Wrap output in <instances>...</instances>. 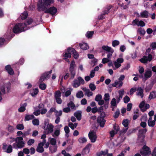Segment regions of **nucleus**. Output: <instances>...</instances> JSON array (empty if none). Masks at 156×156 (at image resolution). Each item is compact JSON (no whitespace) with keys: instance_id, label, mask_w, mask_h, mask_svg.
Masks as SVG:
<instances>
[{"instance_id":"obj_1","label":"nucleus","mask_w":156,"mask_h":156,"mask_svg":"<svg viewBox=\"0 0 156 156\" xmlns=\"http://www.w3.org/2000/svg\"><path fill=\"white\" fill-rule=\"evenodd\" d=\"M27 24L25 23H19L15 25L13 29L12 27H9L8 31H10V33L12 32L15 34L20 33L28 29L27 27Z\"/></svg>"},{"instance_id":"obj_2","label":"nucleus","mask_w":156,"mask_h":156,"mask_svg":"<svg viewBox=\"0 0 156 156\" xmlns=\"http://www.w3.org/2000/svg\"><path fill=\"white\" fill-rule=\"evenodd\" d=\"M54 0H39L37 4V9L40 11H44L47 7L54 2Z\"/></svg>"},{"instance_id":"obj_3","label":"nucleus","mask_w":156,"mask_h":156,"mask_svg":"<svg viewBox=\"0 0 156 156\" xmlns=\"http://www.w3.org/2000/svg\"><path fill=\"white\" fill-rule=\"evenodd\" d=\"M25 144L23 137H18L16 138V142L12 144V146L14 148L21 149L24 147Z\"/></svg>"},{"instance_id":"obj_4","label":"nucleus","mask_w":156,"mask_h":156,"mask_svg":"<svg viewBox=\"0 0 156 156\" xmlns=\"http://www.w3.org/2000/svg\"><path fill=\"white\" fill-rule=\"evenodd\" d=\"M151 51V49L148 48L147 49L146 51V54L147 55L148 54L147 56H144L143 57L140 59V61L142 63H147L148 61L151 62L153 59V56L152 55L149 54Z\"/></svg>"},{"instance_id":"obj_5","label":"nucleus","mask_w":156,"mask_h":156,"mask_svg":"<svg viewBox=\"0 0 156 156\" xmlns=\"http://www.w3.org/2000/svg\"><path fill=\"white\" fill-rule=\"evenodd\" d=\"M54 126L51 123H49L48 122L45 121L43 127L44 133L46 134L51 133L53 132Z\"/></svg>"},{"instance_id":"obj_6","label":"nucleus","mask_w":156,"mask_h":156,"mask_svg":"<svg viewBox=\"0 0 156 156\" xmlns=\"http://www.w3.org/2000/svg\"><path fill=\"white\" fill-rule=\"evenodd\" d=\"M122 56V54H120L119 55L120 57L118 58L116 61L114 62V64L115 67L113 68V69L116 70L121 66V64L124 61V59Z\"/></svg>"},{"instance_id":"obj_7","label":"nucleus","mask_w":156,"mask_h":156,"mask_svg":"<svg viewBox=\"0 0 156 156\" xmlns=\"http://www.w3.org/2000/svg\"><path fill=\"white\" fill-rule=\"evenodd\" d=\"M84 83V80L81 77H79L77 79H75L72 84L73 87L75 88L79 87L81 84H83Z\"/></svg>"},{"instance_id":"obj_8","label":"nucleus","mask_w":156,"mask_h":156,"mask_svg":"<svg viewBox=\"0 0 156 156\" xmlns=\"http://www.w3.org/2000/svg\"><path fill=\"white\" fill-rule=\"evenodd\" d=\"M139 107L141 111L144 112L150 108V106L149 104L145 103V101L143 100L140 103Z\"/></svg>"},{"instance_id":"obj_9","label":"nucleus","mask_w":156,"mask_h":156,"mask_svg":"<svg viewBox=\"0 0 156 156\" xmlns=\"http://www.w3.org/2000/svg\"><path fill=\"white\" fill-rule=\"evenodd\" d=\"M88 136L90 141L92 143L95 142L97 138L96 132L94 130H91L88 133Z\"/></svg>"},{"instance_id":"obj_10","label":"nucleus","mask_w":156,"mask_h":156,"mask_svg":"<svg viewBox=\"0 0 156 156\" xmlns=\"http://www.w3.org/2000/svg\"><path fill=\"white\" fill-rule=\"evenodd\" d=\"M140 153L144 156H148L151 153V151L150 148L146 146H144L143 147L142 150H141Z\"/></svg>"},{"instance_id":"obj_11","label":"nucleus","mask_w":156,"mask_h":156,"mask_svg":"<svg viewBox=\"0 0 156 156\" xmlns=\"http://www.w3.org/2000/svg\"><path fill=\"white\" fill-rule=\"evenodd\" d=\"M11 88V86L9 83L5 84L2 86L0 89L2 92L5 94V92L9 93V92Z\"/></svg>"},{"instance_id":"obj_12","label":"nucleus","mask_w":156,"mask_h":156,"mask_svg":"<svg viewBox=\"0 0 156 156\" xmlns=\"http://www.w3.org/2000/svg\"><path fill=\"white\" fill-rule=\"evenodd\" d=\"M75 62L74 61H72L69 68V71L71 73V78L73 79L75 76L76 74L75 70L74 69L75 67Z\"/></svg>"},{"instance_id":"obj_13","label":"nucleus","mask_w":156,"mask_h":156,"mask_svg":"<svg viewBox=\"0 0 156 156\" xmlns=\"http://www.w3.org/2000/svg\"><path fill=\"white\" fill-rule=\"evenodd\" d=\"M52 70H51L50 71L45 72L40 77L39 81L40 82H42L44 80L47 79L50 77V74L52 73Z\"/></svg>"},{"instance_id":"obj_14","label":"nucleus","mask_w":156,"mask_h":156,"mask_svg":"<svg viewBox=\"0 0 156 156\" xmlns=\"http://www.w3.org/2000/svg\"><path fill=\"white\" fill-rule=\"evenodd\" d=\"M46 142V140H43V141L38 144V146L36 149V151L39 153H42L44 151L43 146Z\"/></svg>"},{"instance_id":"obj_15","label":"nucleus","mask_w":156,"mask_h":156,"mask_svg":"<svg viewBox=\"0 0 156 156\" xmlns=\"http://www.w3.org/2000/svg\"><path fill=\"white\" fill-rule=\"evenodd\" d=\"M67 51L73 54L75 58L77 59L78 58L79 54L74 48H68L67 49Z\"/></svg>"},{"instance_id":"obj_16","label":"nucleus","mask_w":156,"mask_h":156,"mask_svg":"<svg viewBox=\"0 0 156 156\" xmlns=\"http://www.w3.org/2000/svg\"><path fill=\"white\" fill-rule=\"evenodd\" d=\"M133 24L136 25L138 26L144 27L145 26V23L142 20H139L138 19H135L133 22Z\"/></svg>"},{"instance_id":"obj_17","label":"nucleus","mask_w":156,"mask_h":156,"mask_svg":"<svg viewBox=\"0 0 156 156\" xmlns=\"http://www.w3.org/2000/svg\"><path fill=\"white\" fill-rule=\"evenodd\" d=\"M123 84V83L122 81L116 80L114 83L112 84V85L113 87L120 88L122 86Z\"/></svg>"},{"instance_id":"obj_18","label":"nucleus","mask_w":156,"mask_h":156,"mask_svg":"<svg viewBox=\"0 0 156 156\" xmlns=\"http://www.w3.org/2000/svg\"><path fill=\"white\" fill-rule=\"evenodd\" d=\"M57 12V9L54 7H52L45 11L44 12L45 13H49L51 15H53L55 14Z\"/></svg>"},{"instance_id":"obj_19","label":"nucleus","mask_w":156,"mask_h":156,"mask_svg":"<svg viewBox=\"0 0 156 156\" xmlns=\"http://www.w3.org/2000/svg\"><path fill=\"white\" fill-rule=\"evenodd\" d=\"M102 49L108 52L113 53L114 50L111 47L107 45H103L102 47Z\"/></svg>"},{"instance_id":"obj_20","label":"nucleus","mask_w":156,"mask_h":156,"mask_svg":"<svg viewBox=\"0 0 156 156\" xmlns=\"http://www.w3.org/2000/svg\"><path fill=\"white\" fill-rule=\"evenodd\" d=\"M137 91L136 94L137 95L140 96L141 98L144 97V90L143 88L141 87H138L136 90Z\"/></svg>"},{"instance_id":"obj_21","label":"nucleus","mask_w":156,"mask_h":156,"mask_svg":"<svg viewBox=\"0 0 156 156\" xmlns=\"http://www.w3.org/2000/svg\"><path fill=\"white\" fill-rule=\"evenodd\" d=\"M97 122L98 123H99L100 126L103 127L104 126V125L105 122V120L104 119L103 117H99L97 119Z\"/></svg>"},{"instance_id":"obj_22","label":"nucleus","mask_w":156,"mask_h":156,"mask_svg":"<svg viewBox=\"0 0 156 156\" xmlns=\"http://www.w3.org/2000/svg\"><path fill=\"white\" fill-rule=\"evenodd\" d=\"M91 147V144H87L85 147L83 149L82 151V154L84 155L89 153L90 151V148Z\"/></svg>"},{"instance_id":"obj_23","label":"nucleus","mask_w":156,"mask_h":156,"mask_svg":"<svg viewBox=\"0 0 156 156\" xmlns=\"http://www.w3.org/2000/svg\"><path fill=\"white\" fill-rule=\"evenodd\" d=\"M27 105V103H24L23 104L20 105V107L18 109V111L20 112H22L26 110V107Z\"/></svg>"},{"instance_id":"obj_24","label":"nucleus","mask_w":156,"mask_h":156,"mask_svg":"<svg viewBox=\"0 0 156 156\" xmlns=\"http://www.w3.org/2000/svg\"><path fill=\"white\" fill-rule=\"evenodd\" d=\"M119 96L117 100V103H118L120 100L122 99L123 96L124 94L125 91L124 90L122 89L120 90L118 92Z\"/></svg>"},{"instance_id":"obj_25","label":"nucleus","mask_w":156,"mask_h":156,"mask_svg":"<svg viewBox=\"0 0 156 156\" xmlns=\"http://www.w3.org/2000/svg\"><path fill=\"white\" fill-rule=\"evenodd\" d=\"M111 7L112 6L110 5L107 7L104 10L103 14L98 16L99 19H102L103 18V15L108 13L109 12V10L111 8Z\"/></svg>"},{"instance_id":"obj_26","label":"nucleus","mask_w":156,"mask_h":156,"mask_svg":"<svg viewBox=\"0 0 156 156\" xmlns=\"http://www.w3.org/2000/svg\"><path fill=\"white\" fill-rule=\"evenodd\" d=\"M152 74L151 71L150 70H147L144 73V78L143 80L144 79L145 80H147V79L150 77Z\"/></svg>"},{"instance_id":"obj_27","label":"nucleus","mask_w":156,"mask_h":156,"mask_svg":"<svg viewBox=\"0 0 156 156\" xmlns=\"http://www.w3.org/2000/svg\"><path fill=\"white\" fill-rule=\"evenodd\" d=\"M5 69L8 72V73L10 75H13L14 73L13 69L11 68L9 65L5 67Z\"/></svg>"},{"instance_id":"obj_28","label":"nucleus","mask_w":156,"mask_h":156,"mask_svg":"<svg viewBox=\"0 0 156 156\" xmlns=\"http://www.w3.org/2000/svg\"><path fill=\"white\" fill-rule=\"evenodd\" d=\"M155 123V121L152 120V118L150 117L148 121V124L149 126L153 127L154 126Z\"/></svg>"},{"instance_id":"obj_29","label":"nucleus","mask_w":156,"mask_h":156,"mask_svg":"<svg viewBox=\"0 0 156 156\" xmlns=\"http://www.w3.org/2000/svg\"><path fill=\"white\" fill-rule=\"evenodd\" d=\"M149 16V13L146 10H144L140 12V17L142 18H147Z\"/></svg>"},{"instance_id":"obj_30","label":"nucleus","mask_w":156,"mask_h":156,"mask_svg":"<svg viewBox=\"0 0 156 156\" xmlns=\"http://www.w3.org/2000/svg\"><path fill=\"white\" fill-rule=\"evenodd\" d=\"M83 90L85 92L86 94L88 97H89L92 95L93 93L90 91V90L84 87L83 89Z\"/></svg>"},{"instance_id":"obj_31","label":"nucleus","mask_w":156,"mask_h":156,"mask_svg":"<svg viewBox=\"0 0 156 156\" xmlns=\"http://www.w3.org/2000/svg\"><path fill=\"white\" fill-rule=\"evenodd\" d=\"M74 116L76 117L77 119L80 120L81 119V112L80 111H77L74 113Z\"/></svg>"},{"instance_id":"obj_32","label":"nucleus","mask_w":156,"mask_h":156,"mask_svg":"<svg viewBox=\"0 0 156 156\" xmlns=\"http://www.w3.org/2000/svg\"><path fill=\"white\" fill-rule=\"evenodd\" d=\"M80 46L81 49L85 50L89 48V46L87 44L85 43H83L80 44Z\"/></svg>"},{"instance_id":"obj_33","label":"nucleus","mask_w":156,"mask_h":156,"mask_svg":"<svg viewBox=\"0 0 156 156\" xmlns=\"http://www.w3.org/2000/svg\"><path fill=\"white\" fill-rule=\"evenodd\" d=\"M156 97V92L152 91L151 92L148 98L149 100H150L151 99L155 98Z\"/></svg>"},{"instance_id":"obj_34","label":"nucleus","mask_w":156,"mask_h":156,"mask_svg":"<svg viewBox=\"0 0 156 156\" xmlns=\"http://www.w3.org/2000/svg\"><path fill=\"white\" fill-rule=\"evenodd\" d=\"M87 139L85 137H81L78 139V141L80 144H83L87 141Z\"/></svg>"},{"instance_id":"obj_35","label":"nucleus","mask_w":156,"mask_h":156,"mask_svg":"<svg viewBox=\"0 0 156 156\" xmlns=\"http://www.w3.org/2000/svg\"><path fill=\"white\" fill-rule=\"evenodd\" d=\"M68 125L72 130H73L77 126V123H75L73 124L72 122H69L68 124Z\"/></svg>"},{"instance_id":"obj_36","label":"nucleus","mask_w":156,"mask_h":156,"mask_svg":"<svg viewBox=\"0 0 156 156\" xmlns=\"http://www.w3.org/2000/svg\"><path fill=\"white\" fill-rule=\"evenodd\" d=\"M60 130L56 128L54 133L52 134V136L54 137H55V136H58L60 135Z\"/></svg>"},{"instance_id":"obj_37","label":"nucleus","mask_w":156,"mask_h":156,"mask_svg":"<svg viewBox=\"0 0 156 156\" xmlns=\"http://www.w3.org/2000/svg\"><path fill=\"white\" fill-rule=\"evenodd\" d=\"M38 88H35L33 89L30 92L31 95L33 97L35 96L38 93Z\"/></svg>"},{"instance_id":"obj_38","label":"nucleus","mask_w":156,"mask_h":156,"mask_svg":"<svg viewBox=\"0 0 156 156\" xmlns=\"http://www.w3.org/2000/svg\"><path fill=\"white\" fill-rule=\"evenodd\" d=\"M49 141L51 144L52 145H55L56 144V139L53 138H49Z\"/></svg>"},{"instance_id":"obj_39","label":"nucleus","mask_w":156,"mask_h":156,"mask_svg":"<svg viewBox=\"0 0 156 156\" xmlns=\"http://www.w3.org/2000/svg\"><path fill=\"white\" fill-rule=\"evenodd\" d=\"M49 148L51 152L53 153L56 151L57 147L55 145H53V146H50Z\"/></svg>"},{"instance_id":"obj_40","label":"nucleus","mask_w":156,"mask_h":156,"mask_svg":"<svg viewBox=\"0 0 156 156\" xmlns=\"http://www.w3.org/2000/svg\"><path fill=\"white\" fill-rule=\"evenodd\" d=\"M7 129L8 131L10 133H13L15 130V128L14 127L10 125H8V127Z\"/></svg>"},{"instance_id":"obj_41","label":"nucleus","mask_w":156,"mask_h":156,"mask_svg":"<svg viewBox=\"0 0 156 156\" xmlns=\"http://www.w3.org/2000/svg\"><path fill=\"white\" fill-rule=\"evenodd\" d=\"M34 118V116L33 115H26L25 118V120L29 121L33 119Z\"/></svg>"},{"instance_id":"obj_42","label":"nucleus","mask_w":156,"mask_h":156,"mask_svg":"<svg viewBox=\"0 0 156 156\" xmlns=\"http://www.w3.org/2000/svg\"><path fill=\"white\" fill-rule=\"evenodd\" d=\"M61 92L59 90H57L54 93L55 98L61 97Z\"/></svg>"},{"instance_id":"obj_43","label":"nucleus","mask_w":156,"mask_h":156,"mask_svg":"<svg viewBox=\"0 0 156 156\" xmlns=\"http://www.w3.org/2000/svg\"><path fill=\"white\" fill-rule=\"evenodd\" d=\"M64 129L66 133V136L68 137L69 136V133L70 131L69 127L67 126H66L64 127Z\"/></svg>"},{"instance_id":"obj_44","label":"nucleus","mask_w":156,"mask_h":156,"mask_svg":"<svg viewBox=\"0 0 156 156\" xmlns=\"http://www.w3.org/2000/svg\"><path fill=\"white\" fill-rule=\"evenodd\" d=\"M76 96L78 98H81L83 96V94L82 91L78 92L76 94Z\"/></svg>"},{"instance_id":"obj_45","label":"nucleus","mask_w":156,"mask_h":156,"mask_svg":"<svg viewBox=\"0 0 156 156\" xmlns=\"http://www.w3.org/2000/svg\"><path fill=\"white\" fill-rule=\"evenodd\" d=\"M104 99L106 102H108L110 99L109 95L108 93L105 94L104 95Z\"/></svg>"},{"instance_id":"obj_46","label":"nucleus","mask_w":156,"mask_h":156,"mask_svg":"<svg viewBox=\"0 0 156 156\" xmlns=\"http://www.w3.org/2000/svg\"><path fill=\"white\" fill-rule=\"evenodd\" d=\"M94 33L93 31H88L86 34V37L88 38L91 37Z\"/></svg>"},{"instance_id":"obj_47","label":"nucleus","mask_w":156,"mask_h":156,"mask_svg":"<svg viewBox=\"0 0 156 156\" xmlns=\"http://www.w3.org/2000/svg\"><path fill=\"white\" fill-rule=\"evenodd\" d=\"M117 103H118L117 102H116V100L115 98H113L111 102V105L114 107H116L117 106Z\"/></svg>"},{"instance_id":"obj_48","label":"nucleus","mask_w":156,"mask_h":156,"mask_svg":"<svg viewBox=\"0 0 156 156\" xmlns=\"http://www.w3.org/2000/svg\"><path fill=\"white\" fill-rule=\"evenodd\" d=\"M28 14L27 12H24L20 15L21 19L23 20L25 19L27 17Z\"/></svg>"},{"instance_id":"obj_49","label":"nucleus","mask_w":156,"mask_h":156,"mask_svg":"<svg viewBox=\"0 0 156 156\" xmlns=\"http://www.w3.org/2000/svg\"><path fill=\"white\" fill-rule=\"evenodd\" d=\"M12 147L11 145H9L8 146V147L7 148L6 151H5V152L8 153H10L12 152Z\"/></svg>"},{"instance_id":"obj_50","label":"nucleus","mask_w":156,"mask_h":156,"mask_svg":"<svg viewBox=\"0 0 156 156\" xmlns=\"http://www.w3.org/2000/svg\"><path fill=\"white\" fill-rule=\"evenodd\" d=\"M16 128L18 129L22 130L24 129V127L23 124H19L16 125Z\"/></svg>"},{"instance_id":"obj_51","label":"nucleus","mask_w":156,"mask_h":156,"mask_svg":"<svg viewBox=\"0 0 156 156\" xmlns=\"http://www.w3.org/2000/svg\"><path fill=\"white\" fill-rule=\"evenodd\" d=\"M153 85L150 84H148L146 87L145 90L146 92L149 91L152 88Z\"/></svg>"},{"instance_id":"obj_52","label":"nucleus","mask_w":156,"mask_h":156,"mask_svg":"<svg viewBox=\"0 0 156 156\" xmlns=\"http://www.w3.org/2000/svg\"><path fill=\"white\" fill-rule=\"evenodd\" d=\"M32 123L34 125L38 126L39 124V121L37 119H34L33 120Z\"/></svg>"},{"instance_id":"obj_53","label":"nucleus","mask_w":156,"mask_h":156,"mask_svg":"<svg viewBox=\"0 0 156 156\" xmlns=\"http://www.w3.org/2000/svg\"><path fill=\"white\" fill-rule=\"evenodd\" d=\"M128 122L129 121L128 119H125L123 121L122 124L125 127H128Z\"/></svg>"},{"instance_id":"obj_54","label":"nucleus","mask_w":156,"mask_h":156,"mask_svg":"<svg viewBox=\"0 0 156 156\" xmlns=\"http://www.w3.org/2000/svg\"><path fill=\"white\" fill-rule=\"evenodd\" d=\"M119 41L116 40H114L112 42V45L113 47H115L119 45Z\"/></svg>"},{"instance_id":"obj_55","label":"nucleus","mask_w":156,"mask_h":156,"mask_svg":"<svg viewBox=\"0 0 156 156\" xmlns=\"http://www.w3.org/2000/svg\"><path fill=\"white\" fill-rule=\"evenodd\" d=\"M56 110L55 108H51L50 109V110L48 111L47 113V116H50L51 115V113L53 112H55V111H56Z\"/></svg>"},{"instance_id":"obj_56","label":"nucleus","mask_w":156,"mask_h":156,"mask_svg":"<svg viewBox=\"0 0 156 156\" xmlns=\"http://www.w3.org/2000/svg\"><path fill=\"white\" fill-rule=\"evenodd\" d=\"M138 31L140 34L143 35H144L146 33L145 31L141 28L138 29Z\"/></svg>"},{"instance_id":"obj_57","label":"nucleus","mask_w":156,"mask_h":156,"mask_svg":"<svg viewBox=\"0 0 156 156\" xmlns=\"http://www.w3.org/2000/svg\"><path fill=\"white\" fill-rule=\"evenodd\" d=\"M39 88L42 90H44L46 88V85L44 83H41L39 85Z\"/></svg>"},{"instance_id":"obj_58","label":"nucleus","mask_w":156,"mask_h":156,"mask_svg":"<svg viewBox=\"0 0 156 156\" xmlns=\"http://www.w3.org/2000/svg\"><path fill=\"white\" fill-rule=\"evenodd\" d=\"M68 105L72 109H75V105L74 104L72 101L70 102V103L68 104Z\"/></svg>"},{"instance_id":"obj_59","label":"nucleus","mask_w":156,"mask_h":156,"mask_svg":"<svg viewBox=\"0 0 156 156\" xmlns=\"http://www.w3.org/2000/svg\"><path fill=\"white\" fill-rule=\"evenodd\" d=\"M55 115L57 117H58L61 116L62 115V111L60 110L59 111H58L57 110H56L55 112Z\"/></svg>"},{"instance_id":"obj_60","label":"nucleus","mask_w":156,"mask_h":156,"mask_svg":"<svg viewBox=\"0 0 156 156\" xmlns=\"http://www.w3.org/2000/svg\"><path fill=\"white\" fill-rule=\"evenodd\" d=\"M89 87L92 91H94L96 89V86L93 83H90L89 84Z\"/></svg>"},{"instance_id":"obj_61","label":"nucleus","mask_w":156,"mask_h":156,"mask_svg":"<svg viewBox=\"0 0 156 156\" xmlns=\"http://www.w3.org/2000/svg\"><path fill=\"white\" fill-rule=\"evenodd\" d=\"M108 150H106L104 151H101L100 152V155H99V156H100L101 155H105L108 154Z\"/></svg>"},{"instance_id":"obj_62","label":"nucleus","mask_w":156,"mask_h":156,"mask_svg":"<svg viewBox=\"0 0 156 156\" xmlns=\"http://www.w3.org/2000/svg\"><path fill=\"white\" fill-rule=\"evenodd\" d=\"M123 100L125 103H127L129 101L130 98L127 96H126L124 98Z\"/></svg>"},{"instance_id":"obj_63","label":"nucleus","mask_w":156,"mask_h":156,"mask_svg":"<svg viewBox=\"0 0 156 156\" xmlns=\"http://www.w3.org/2000/svg\"><path fill=\"white\" fill-rule=\"evenodd\" d=\"M101 99H102V97L101 94L97 95L95 98V100L97 101H98Z\"/></svg>"},{"instance_id":"obj_64","label":"nucleus","mask_w":156,"mask_h":156,"mask_svg":"<svg viewBox=\"0 0 156 156\" xmlns=\"http://www.w3.org/2000/svg\"><path fill=\"white\" fill-rule=\"evenodd\" d=\"M111 61L107 58H104L102 59V62L103 64H105L108 62H109Z\"/></svg>"}]
</instances>
